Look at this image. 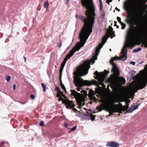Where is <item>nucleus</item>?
I'll return each instance as SVG.
<instances>
[{
	"label": "nucleus",
	"mask_w": 147,
	"mask_h": 147,
	"mask_svg": "<svg viewBox=\"0 0 147 147\" xmlns=\"http://www.w3.org/2000/svg\"><path fill=\"white\" fill-rule=\"evenodd\" d=\"M82 5L86 10L84 12L86 18L82 15L76 14V18H79L84 24L79 34L80 42L85 43L92 32V28L94 23L95 9L92 0H81Z\"/></svg>",
	"instance_id": "nucleus-1"
},
{
	"label": "nucleus",
	"mask_w": 147,
	"mask_h": 147,
	"mask_svg": "<svg viewBox=\"0 0 147 147\" xmlns=\"http://www.w3.org/2000/svg\"><path fill=\"white\" fill-rule=\"evenodd\" d=\"M136 28L133 26L131 27L127 31V36L126 38V44L128 48H132L135 45V44L133 39L132 37L136 38H140L142 32L143 31L142 27L141 26L138 28L137 31L135 29Z\"/></svg>",
	"instance_id": "nucleus-2"
},
{
	"label": "nucleus",
	"mask_w": 147,
	"mask_h": 147,
	"mask_svg": "<svg viewBox=\"0 0 147 147\" xmlns=\"http://www.w3.org/2000/svg\"><path fill=\"white\" fill-rule=\"evenodd\" d=\"M74 74L75 76L74 83L75 86L77 87L76 89L78 91L82 89L81 87L83 86H90L93 85H96L97 84V81L94 80L91 81L83 80L80 76L84 75H82V74L78 71H76L74 72Z\"/></svg>",
	"instance_id": "nucleus-3"
},
{
	"label": "nucleus",
	"mask_w": 147,
	"mask_h": 147,
	"mask_svg": "<svg viewBox=\"0 0 147 147\" xmlns=\"http://www.w3.org/2000/svg\"><path fill=\"white\" fill-rule=\"evenodd\" d=\"M121 52L122 55L120 57L116 56L114 57H112L110 61V63L113 66L111 71L114 72V76L116 77H118L119 75V71L117 68V65L114 63L113 61L119 59L125 61L127 58V51L126 47H123L121 50Z\"/></svg>",
	"instance_id": "nucleus-4"
},
{
	"label": "nucleus",
	"mask_w": 147,
	"mask_h": 147,
	"mask_svg": "<svg viewBox=\"0 0 147 147\" xmlns=\"http://www.w3.org/2000/svg\"><path fill=\"white\" fill-rule=\"evenodd\" d=\"M95 62L94 59H92L88 61H85L82 65H79L76 69V71L82 74V75H85L87 74L88 70L90 68V64Z\"/></svg>",
	"instance_id": "nucleus-5"
},
{
	"label": "nucleus",
	"mask_w": 147,
	"mask_h": 147,
	"mask_svg": "<svg viewBox=\"0 0 147 147\" xmlns=\"http://www.w3.org/2000/svg\"><path fill=\"white\" fill-rule=\"evenodd\" d=\"M85 43L80 42L78 43L76 45L71 49L69 53L66 55L62 63L65 64L67 60L70 58L76 51H79L81 47H83Z\"/></svg>",
	"instance_id": "nucleus-6"
},
{
	"label": "nucleus",
	"mask_w": 147,
	"mask_h": 147,
	"mask_svg": "<svg viewBox=\"0 0 147 147\" xmlns=\"http://www.w3.org/2000/svg\"><path fill=\"white\" fill-rule=\"evenodd\" d=\"M71 94L76 98L78 105L80 107H82L84 105V99L81 97V94L78 93L74 90H71Z\"/></svg>",
	"instance_id": "nucleus-7"
},
{
	"label": "nucleus",
	"mask_w": 147,
	"mask_h": 147,
	"mask_svg": "<svg viewBox=\"0 0 147 147\" xmlns=\"http://www.w3.org/2000/svg\"><path fill=\"white\" fill-rule=\"evenodd\" d=\"M147 85V84L145 83L143 80H141L139 81L136 87L133 89V90L134 92H136L138 90L143 89Z\"/></svg>",
	"instance_id": "nucleus-8"
},
{
	"label": "nucleus",
	"mask_w": 147,
	"mask_h": 147,
	"mask_svg": "<svg viewBox=\"0 0 147 147\" xmlns=\"http://www.w3.org/2000/svg\"><path fill=\"white\" fill-rule=\"evenodd\" d=\"M63 103L66 105V107L67 108H74V111H77V110L74 108L75 105L73 104L72 101L69 100L68 99L66 98V99L63 100L62 101Z\"/></svg>",
	"instance_id": "nucleus-9"
},
{
	"label": "nucleus",
	"mask_w": 147,
	"mask_h": 147,
	"mask_svg": "<svg viewBox=\"0 0 147 147\" xmlns=\"http://www.w3.org/2000/svg\"><path fill=\"white\" fill-rule=\"evenodd\" d=\"M103 44H104L100 43L96 47L94 55L92 57V58L94 59V61L97 59V56L100 52V49L102 47Z\"/></svg>",
	"instance_id": "nucleus-10"
},
{
	"label": "nucleus",
	"mask_w": 147,
	"mask_h": 147,
	"mask_svg": "<svg viewBox=\"0 0 147 147\" xmlns=\"http://www.w3.org/2000/svg\"><path fill=\"white\" fill-rule=\"evenodd\" d=\"M134 20V18L133 15L132 14H129L127 16L125 22L130 25H133Z\"/></svg>",
	"instance_id": "nucleus-11"
},
{
	"label": "nucleus",
	"mask_w": 147,
	"mask_h": 147,
	"mask_svg": "<svg viewBox=\"0 0 147 147\" xmlns=\"http://www.w3.org/2000/svg\"><path fill=\"white\" fill-rule=\"evenodd\" d=\"M106 146L110 147H118L119 146V144L117 142L112 141L107 142Z\"/></svg>",
	"instance_id": "nucleus-12"
},
{
	"label": "nucleus",
	"mask_w": 147,
	"mask_h": 147,
	"mask_svg": "<svg viewBox=\"0 0 147 147\" xmlns=\"http://www.w3.org/2000/svg\"><path fill=\"white\" fill-rule=\"evenodd\" d=\"M140 105V103L138 105H136V106H135L133 105L131 106L127 110V111H125V113H131L134 111V110L137 109Z\"/></svg>",
	"instance_id": "nucleus-13"
},
{
	"label": "nucleus",
	"mask_w": 147,
	"mask_h": 147,
	"mask_svg": "<svg viewBox=\"0 0 147 147\" xmlns=\"http://www.w3.org/2000/svg\"><path fill=\"white\" fill-rule=\"evenodd\" d=\"M111 76L115 78V79H119L120 81V82L122 83H125V80L122 77H120L119 76V75L118 77H116L114 76V72H113V75H111Z\"/></svg>",
	"instance_id": "nucleus-14"
},
{
	"label": "nucleus",
	"mask_w": 147,
	"mask_h": 147,
	"mask_svg": "<svg viewBox=\"0 0 147 147\" xmlns=\"http://www.w3.org/2000/svg\"><path fill=\"white\" fill-rule=\"evenodd\" d=\"M144 70H142L140 71V73L137 74V76H138V77L139 78V81H140L141 80H145V78L144 79L142 78L144 76Z\"/></svg>",
	"instance_id": "nucleus-15"
},
{
	"label": "nucleus",
	"mask_w": 147,
	"mask_h": 147,
	"mask_svg": "<svg viewBox=\"0 0 147 147\" xmlns=\"http://www.w3.org/2000/svg\"><path fill=\"white\" fill-rule=\"evenodd\" d=\"M115 107L113 109H111V110L113 112V113L115 112H118L119 113H121V111L120 110V108H119L117 105H115Z\"/></svg>",
	"instance_id": "nucleus-16"
},
{
	"label": "nucleus",
	"mask_w": 147,
	"mask_h": 147,
	"mask_svg": "<svg viewBox=\"0 0 147 147\" xmlns=\"http://www.w3.org/2000/svg\"><path fill=\"white\" fill-rule=\"evenodd\" d=\"M120 102V100L117 97H115L111 100V103L112 105L115 106V104H114V103L118 102Z\"/></svg>",
	"instance_id": "nucleus-17"
},
{
	"label": "nucleus",
	"mask_w": 147,
	"mask_h": 147,
	"mask_svg": "<svg viewBox=\"0 0 147 147\" xmlns=\"http://www.w3.org/2000/svg\"><path fill=\"white\" fill-rule=\"evenodd\" d=\"M44 7L46 9V11H49V4L48 1L44 2Z\"/></svg>",
	"instance_id": "nucleus-18"
},
{
	"label": "nucleus",
	"mask_w": 147,
	"mask_h": 147,
	"mask_svg": "<svg viewBox=\"0 0 147 147\" xmlns=\"http://www.w3.org/2000/svg\"><path fill=\"white\" fill-rule=\"evenodd\" d=\"M86 115L87 116H90V117L91 120L92 121H94L95 119V117L94 116V115H92L91 113H89L88 112H87L86 114Z\"/></svg>",
	"instance_id": "nucleus-19"
},
{
	"label": "nucleus",
	"mask_w": 147,
	"mask_h": 147,
	"mask_svg": "<svg viewBox=\"0 0 147 147\" xmlns=\"http://www.w3.org/2000/svg\"><path fill=\"white\" fill-rule=\"evenodd\" d=\"M129 107L128 105H124L121 108H120V110L121 111V113H122V112L123 111H124L127 110Z\"/></svg>",
	"instance_id": "nucleus-20"
},
{
	"label": "nucleus",
	"mask_w": 147,
	"mask_h": 147,
	"mask_svg": "<svg viewBox=\"0 0 147 147\" xmlns=\"http://www.w3.org/2000/svg\"><path fill=\"white\" fill-rule=\"evenodd\" d=\"M125 4L124 5V8L126 11H128L129 9V7L128 5V3L127 2H125Z\"/></svg>",
	"instance_id": "nucleus-21"
},
{
	"label": "nucleus",
	"mask_w": 147,
	"mask_h": 147,
	"mask_svg": "<svg viewBox=\"0 0 147 147\" xmlns=\"http://www.w3.org/2000/svg\"><path fill=\"white\" fill-rule=\"evenodd\" d=\"M101 74L100 73H98L97 71L94 72V75L96 76V77L98 78H99L101 76V75L103 74L102 72L101 73Z\"/></svg>",
	"instance_id": "nucleus-22"
},
{
	"label": "nucleus",
	"mask_w": 147,
	"mask_h": 147,
	"mask_svg": "<svg viewBox=\"0 0 147 147\" xmlns=\"http://www.w3.org/2000/svg\"><path fill=\"white\" fill-rule=\"evenodd\" d=\"M104 105L103 104H101L100 105V107H97V109H98L99 111H101L102 109H104Z\"/></svg>",
	"instance_id": "nucleus-23"
},
{
	"label": "nucleus",
	"mask_w": 147,
	"mask_h": 147,
	"mask_svg": "<svg viewBox=\"0 0 147 147\" xmlns=\"http://www.w3.org/2000/svg\"><path fill=\"white\" fill-rule=\"evenodd\" d=\"M144 69H145L146 71H147V64L145 65L144 67ZM143 80L145 82V83L147 84V74L145 77V80Z\"/></svg>",
	"instance_id": "nucleus-24"
},
{
	"label": "nucleus",
	"mask_w": 147,
	"mask_h": 147,
	"mask_svg": "<svg viewBox=\"0 0 147 147\" xmlns=\"http://www.w3.org/2000/svg\"><path fill=\"white\" fill-rule=\"evenodd\" d=\"M81 92L82 95L83 96H86L87 95V92L86 91L84 90H82V91H81Z\"/></svg>",
	"instance_id": "nucleus-25"
},
{
	"label": "nucleus",
	"mask_w": 147,
	"mask_h": 147,
	"mask_svg": "<svg viewBox=\"0 0 147 147\" xmlns=\"http://www.w3.org/2000/svg\"><path fill=\"white\" fill-rule=\"evenodd\" d=\"M99 6L100 10V11H102V0H99Z\"/></svg>",
	"instance_id": "nucleus-26"
},
{
	"label": "nucleus",
	"mask_w": 147,
	"mask_h": 147,
	"mask_svg": "<svg viewBox=\"0 0 147 147\" xmlns=\"http://www.w3.org/2000/svg\"><path fill=\"white\" fill-rule=\"evenodd\" d=\"M109 37V35H108L107 34L103 38L102 41L106 42L107 39L108 37Z\"/></svg>",
	"instance_id": "nucleus-27"
},
{
	"label": "nucleus",
	"mask_w": 147,
	"mask_h": 147,
	"mask_svg": "<svg viewBox=\"0 0 147 147\" xmlns=\"http://www.w3.org/2000/svg\"><path fill=\"white\" fill-rule=\"evenodd\" d=\"M95 92L96 94H99L101 93V91L99 89L95 88Z\"/></svg>",
	"instance_id": "nucleus-28"
},
{
	"label": "nucleus",
	"mask_w": 147,
	"mask_h": 147,
	"mask_svg": "<svg viewBox=\"0 0 147 147\" xmlns=\"http://www.w3.org/2000/svg\"><path fill=\"white\" fill-rule=\"evenodd\" d=\"M142 49L141 48L139 47L133 50V52L136 53L140 51Z\"/></svg>",
	"instance_id": "nucleus-29"
},
{
	"label": "nucleus",
	"mask_w": 147,
	"mask_h": 147,
	"mask_svg": "<svg viewBox=\"0 0 147 147\" xmlns=\"http://www.w3.org/2000/svg\"><path fill=\"white\" fill-rule=\"evenodd\" d=\"M115 34V32L114 31H113V30L112 31H111V32H109V31H108V33H107V34L108 35H109V36L111 35H114Z\"/></svg>",
	"instance_id": "nucleus-30"
},
{
	"label": "nucleus",
	"mask_w": 147,
	"mask_h": 147,
	"mask_svg": "<svg viewBox=\"0 0 147 147\" xmlns=\"http://www.w3.org/2000/svg\"><path fill=\"white\" fill-rule=\"evenodd\" d=\"M63 67L61 66L60 67L59 70V75H60V76H62V71L63 70Z\"/></svg>",
	"instance_id": "nucleus-31"
},
{
	"label": "nucleus",
	"mask_w": 147,
	"mask_h": 147,
	"mask_svg": "<svg viewBox=\"0 0 147 147\" xmlns=\"http://www.w3.org/2000/svg\"><path fill=\"white\" fill-rule=\"evenodd\" d=\"M63 92L61 91L58 92V93L57 94V97H61V95H63Z\"/></svg>",
	"instance_id": "nucleus-32"
},
{
	"label": "nucleus",
	"mask_w": 147,
	"mask_h": 147,
	"mask_svg": "<svg viewBox=\"0 0 147 147\" xmlns=\"http://www.w3.org/2000/svg\"><path fill=\"white\" fill-rule=\"evenodd\" d=\"M41 85L43 88V91L45 92L46 90V86L43 83H41Z\"/></svg>",
	"instance_id": "nucleus-33"
},
{
	"label": "nucleus",
	"mask_w": 147,
	"mask_h": 147,
	"mask_svg": "<svg viewBox=\"0 0 147 147\" xmlns=\"http://www.w3.org/2000/svg\"><path fill=\"white\" fill-rule=\"evenodd\" d=\"M121 29H124L126 27V24H124L123 22L121 23Z\"/></svg>",
	"instance_id": "nucleus-34"
},
{
	"label": "nucleus",
	"mask_w": 147,
	"mask_h": 147,
	"mask_svg": "<svg viewBox=\"0 0 147 147\" xmlns=\"http://www.w3.org/2000/svg\"><path fill=\"white\" fill-rule=\"evenodd\" d=\"M61 88L62 89H63V90L65 91V92H66V90L65 89V86H64V85L63 84H61Z\"/></svg>",
	"instance_id": "nucleus-35"
},
{
	"label": "nucleus",
	"mask_w": 147,
	"mask_h": 147,
	"mask_svg": "<svg viewBox=\"0 0 147 147\" xmlns=\"http://www.w3.org/2000/svg\"><path fill=\"white\" fill-rule=\"evenodd\" d=\"M113 30V28L111 26H109V30H107V33H108V31H109V32H111V31H112V30Z\"/></svg>",
	"instance_id": "nucleus-36"
},
{
	"label": "nucleus",
	"mask_w": 147,
	"mask_h": 147,
	"mask_svg": "<svg viewBox=\"0 0 147 147\" xmlns=\"http://www.w3.org/2000/svg\"><path fill=\"white\" fill-rule=\"evenodd\" d=\"M105 82H107L108 83H111V78H109L107 79L106 80Z\"/></svg>",
	"instance_id": "nucleus-37"
},
{
	"label": "nucleus",
	"mask_w": 147,
	"mask_h": 147,
	"mask_svg": "<svg viewBox=\"0 0 147 147\" xmlns=\"http://www.w3.org/2000/svg\"><path fill=\"white\" fill-rule=\"evenodd\" d=\"M77 126L76 125L74 126L71 129V131H75L76 129Z\"/></svg>",
	"instance_id": "nucleus-38"
},
{
	"label": "nucleus",
	"mask_w": 147,
	"mask_h": 147,
	"mask_svg": "<svg viewBox=\"0 0 147 147\" xmlns=\"http://www.w3.org/2000/svg\"><path fill=\"white\" fill-rule=\"evenodd\" d=\"M97 85H94L95 86H98V88H98V89H100V90L101 91V90L102 89V87L99 86V84H98V82L97 81Z\"/></svg>",
	"instance_id": "nucleus-39"
},
{
	"label": "nucleus",
	"mask_w": 147,
	"mask_h": 147,
	"mask_svg": "<svg viewBox=\"0 0 147 147\" xmlns=\"http://www.w3.org/2000/svg\"><path fill=\"white\" fill-rule=\"evenodd\" d=\"M40 125L41 126H44L45 125L44 121H41L40 123Z\"/></svg>",
	"instance_id": "nucleus-40"
},
{
	"label": "nucleus",
	"mask_w": 147,
	"mask_h": 147,
	"mask_svg": "<svg viewBox=\"0 0 147 147\" xmlns=\"http://www.w3.org/2000/svg\"><path fill=\"white\" fill-rule=\"evenodd\" d=\"M142 3L144 5H145L147 2V0H142Z\"/></svg>",
	"instance_id": "nucleus-41"
},
{
	"label": "nucleus",
	"mask_w": 147,
	"mask_h": 147,
	"mask_svg": "<svg viewBox=\"0 0 147 147\" xmlns=\"http://www.w3.org/2000/svg\"><path fill=\"white\" fill-rule=\"evenodd\" d=\"M108 110L109 111V114L110 115H112L113 114V112L111 110V109L110 108H109L108 109Z\"/></svg>",
	"instance_id": "nucleus-42"
},
{
	"label": "nucleus",
	"mask_w": 147,
	"mask_h": 147,
	"mask_svg": "<svg viewBox=\"0 0 147 147\" xmlns=\"http://www.w3.org/2000/svg\"><path fill=\"white\" fill-rule=\"evenodd\" d=\"M117 20L121 24V22H122L121 21V18L120 17H117Z\"/></svg>",
	"instance_id": "nucleus-43"
},
{
	"label": "nucleus",
	"mask_w": 147,
	"mask_h": 147,
	"mask_svg": "<svg viewBox=\"0 0 147 147\" xmlns=\"http://www.w3.org/2000/svg\"><path fill=\"white\" fill-rule=\"evenodd\" d=\"M89 93L92 95H93L94 94V91L92 90H89Z\"/></svg>",
	"instance_id": "nucleus-44"
},
{
	"label": "nucleus",
	"mask_w": 147,
	"mask_h": 147,
	"mask_svg": "<svg viewBox=\"0 0 147 147\" xmlns=\"http://www.w3.org/2000/svg\"><path fill=\"white\" fill-rule=\"evenodd\" d=\"M61 46V41H60L57 45V47L59 48H60Z\"/></svg>",
	"instance_id": "nucleus-45"
},
{
	"label": "nucleus",
	"mask_w": 147,
	"mask_h": 147,
	"mask_svg": "<svg viewBox=\"0 0 147 147\" xmlns=\"http://www.w3.org/2000/svg\"><path fill=\"white\" fill-rule=\"evenodd\" d=\"M130 100H127L125 101V103L126 105H128V104L130 103Z\"/></svg>",
	"instance_id": "nucleus-46"
},
{
	"label": "nucleus",
	"mask_w": 147,
	"mask_h": 147,
	"mask_svg": "<svg viewBox=\"0 0 147 147\" xmlns=\"http://www.w3.org/2000/svg\"><path fill=\"white\" fill-rule=\"evenodd\" d=\"M104 73L105 75H107L109 73V71L108 70H104Z\"/></svg>",
	"instance_id": "nucleus-47"
},
{
	"label": "nucleus",
	"mask_w": 147,
	"mask_h": 147,
	"mask_svg": "<svg viewBox=\"0 0 147 147\" xmlns=\"http://www.w3.org/2000/svg\"><path fill=\"white\" fill-rule=\"evenodd\" d=\"M61 76H60V75H59V81H60V85H61V84H63L62 83V80H61Z\"/></svg>",
	"instance_id": "nucleus-48"
},
{
	"label": "nucleus",
	"mask_w": 147,
	"mask_h": 147,
	"mask_svg": "<svg viewBox=\"0 0 147 147\" xmlns=\"http://www.w3.org/2000/svg\"><path fill=\"white\" fill-rule=\"evenodd\" d=\"M30 98L32 99H34L35 98V96L33 94H31L30 95Z\"/></svg>",
	"instance_id": "nucleus-49"
},
{
	"label": "nucleus",
	"mask_w": 147,
	"mask_h": 147,
	"mask_svg": "<svg viewBox=\"0 0 147 147\" xmlns=\"http://www.w3.org/2000/svg\"><path fill=\"white\" fill-rule=\"evenodd\" d=\"M56 90L57 92H59L61 91H60V89L59 87H56Z\"/></svg>",
	"instance_id": "nucleus-50"
},
{
	"label": "nucleus",
	"mask_w": 147,
	"mask_h": 147,
	"mask_svg": "<svg viewBox=\"0 0 147 147\" xmlns=\"http://www.w3.org/2000/svg\"><path fill=\"white\" fill-rule=\"evenodd\" d=\"M16 84H14L13 85V90H14L15 89H16Z\"/></svg>",
	"instance_id": "nucleus-51"
},
{
	"label": "nucleus",
	"mask_w": 147,
	"mask_h": 147,
	"mask_svg": "<svg viewBox=\"0 0 147 147\" xmlns=\"http://www.w3.org/2000/svg\"><path fill=\"white\" fill-rule=\"evenodd\" d=\"M130 64H132L134 65H135V62L134 61H131L130 63Z\"/></svg>",
	"instance_id": "nucleus-52"
},
{
	"label": "nucleus",
	"mask_w": 147,
	"mask_h": 147,
	"mask_svg": "<svg viewBox=\"0 0 147 147\" xmlns=\"http://www.w3.org/2000/svg\"><path fill=\"white\" fill-rule=\"evenodd\" d=\"M6 144V143L4 142H1L0 145L1 146H2V147L3 145H4V144Z\"/></svg>",
	"instance_id": "nucleus-53"
},
{
	"label": "nucleus",
	"mask_w": 147,
	"mask_h": 147,
	"mask_svg": "<svg viewBox=\"0 0 147 147\" xmlns=\"http://www.w3.org/2000/svg\"><path fill=\"white\" fill-rule=\"evenodd\" d=\"M6 79L8 82L9 81V76H7Z\"/></svg>",
	"instance_id": "nucleus-54"
},
{
	"label": "nucleus",
	"mask_w": 147,
	"mask_h": 147,
	"mask_svg": "<svg viewBox=\"0 0 147 147\" xmlns=\"http://www.w3.org/2000/svg\"><path fill=\"white\" fill-rule=\"evenodd\" d=\"M113 0H107L106 2L108 4H109V2H111Z\"/></svg>",
	"instance_id": "nucleus-55"
},
{
	"label": "nucleus",
	"mask_w": 147,
	"mask_h": 147,
	"mask_svg": "<svg viewBox=\"0 0 147 147\" xmlns=\"http://www.w3.org/2000/svg\"><path fill=\"white\" fill-rule=\"evenodd\" d=\"M109 86H110V85H108L107 86V87L106 88V89L107 90L109 91H110V90L109 89Z\"/></svg>",
	"instance_id": "nucleus-56"
},
{
	"label": "nucleus",
	"mask_w": 147,
	"mask_h": 147,
	"mask_svg": "<svg viewBox=\"0 0 147 147\" xmlns=\"http://www.w3.org/2000/svg\"><path fill=\"white\" fill-rule=\"evenodd\" d=\"M144 45L145 46V47H147V40L145 41L144 42Z\"/></svg>",
	"instance_id": "nucleus-57"
},
{
	"label": "nucleus",
	"mask_w": 147,
	"mask_h": 147,
	"mask_svg": "<svg viewBox=\"0 0 147 147\" xmlns=\"http://www.w3.org/2000/svg\"><path fill=\"white\" fill-rule=\"evenodd\" d=\"M59 97V98L58 99V101H60L61 100L63 99L61 97Z\"/></svg>",
	"instance_id": "nucleus-58"
},
{
	"label": "nucleus",
	"mask_w": 147,
	"mask_h": 147,
	"mask_svg": "<svg viewBox=\"0 0 147 147\" xmlns=\"http://www.w3.org/2000/svg\"><path fill=\"white\" fill-rule=\"evenodd\" d=\"M119 105L120 107H119V108H121L122 107H123L121 103H119Z\"/></svg>",
	"instance_id": "nucleus-59"
},
{
	"label": "nucleus",
	"mask_w": 147,
	"mask_h": 147,
	"mask_svg": "<svg viewBox=\"0 0 147 147\" xmlns=\"http://www.w3.org/2000/svg\"><path fill=\"white\" fill-rule=\"evenodd\" d=\"M64 126H65V127L66 128L67 127V123H64Z\"/></svg>",
	"instance_id": "nucleus-60"
},
{
	"label": "nucleus",
	"mask_w": 147,
	"mask_h": 147,
	"mask_svg": "<svg viewBox=\"0 0 147 147\" xmlns=\"http://www.w3.org/2000/svg\"><path fill=\"white\" fill-rule=\"evenodd\" d=\"M65 64H63V63H61V67H64V66H65Z\"/></svg>",
	"instance_id": "nucleus-61"
},
{
	"label": "nucleus",
	"mask_w": 147,
	"mask_h": 147,
	"mask_svg": "<svg viewBox=\"0 0 147 147\" xmlns=\"http://www.w3.org/2000/svg\"><path fill=\"white\" fill-rule=\"evenodd\" d=\"M102 88H104V89H105V87H106V86H105V85L104 84H103L102 85Z\"/></svg>",
	"instance_id": "nucleus-62"
},
{
	"label": "nucleus",
	"mask_w": 147,
	"mask_h": 147,
	"mask_svg": "<svg viewBox=\"0 0 147 147\" xmlns=\"http://www.w3.org/2000/svg\"><path fill=\"white\" fill-rule=\"evenodd\" d=\"M105 16V13H103L101 15V16L102 17H103V18H104V17Z\"/></svg>",
	"instance_id": "nucleus-63"
},
{
	"label": "nucleus",
	"mask_w": 147,
	"mask_h": 147,
	"mask_svg": "<svg viewBox=\"0 0 147 147\" xmlns=\"http://www.w3.org/2000/svg\"><path fill=\"white\" fill-rule=\"evenodd\" d=\"M104 84L103 83V82H100V83H99V84L100 85H101L102 86V85L103 84Z\"/></svg>",
	"instance_id": "nucleus-64"
}]
</instances>
